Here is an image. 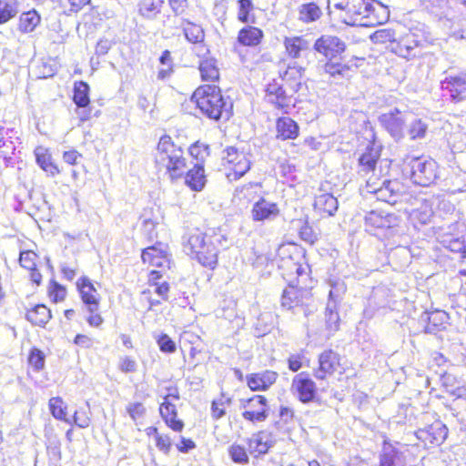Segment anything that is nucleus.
<instances>
[{
	"mask_svg": "<svg viewBox=\"0 0 466 466\" xmlns=\"http://www.w3.org/2000/svg\"><path fill=\"white\" fill-rule=\"evenodd\" d=\"M228 240L220 228L210 229L206 233L195 232L187 239V247L192 255L204 267L215 268L218 263L219 248H226Z\"/></svg>",
	"mask_w": 466,
	"mask_h": 466,
	"instance_id": "1",
	"label": "nucleus"
},
{
	"mask_svg": "<svg viewBox=\"0 0 466 466\" xmlns=\"http://www.w3.org/2000/svg\"><path fill=\"white\" fill-rule=\"evenodd\" d=\"M200 111L210 119H228L231 116L232 102L224 98L221 90L211 85L198 87L192 96Z\"/></svg>",
	"mask_w": 466,
	"mask_h": 466,
	"instance_id": "2",
	"label": "nucleus"
},
{
	"mask_svg": "<svg viewBox=\"0 0 466 466\" xmlns=\"http://www.w3.org/2000/svg\"><path fill=\"white\" fill-rule=\"evenodd\" d=\"M155 164L159 171L164 170L171 179L182 177L187 168L183 150L173 143L169 136L160 137L155 153Z\"/></svg>",
	"mask_w": 466,
	"mask_h": 466,
	"instance_id": "3",
	"label": "nucleus"
},
{
	"mask_svg": "<svg viewBox=\"0 0 466 466\" xmlns=\"http://www.w3.org/2000/svg\"><path fill=\"white\" fill-rule=\"evenodd\" d=\"M328 7L340 11V17L347 25L374 24L371 20L375 12L372 0H328Z\"/></svg>",
	"mask_w": 466,
	"mask_h": 466,
	"instance_id": "4",
	"label": "nucleus"
},
{
	"mask_svg": "<svg viewBox=\"0 0 466 466\" xmlns=\"http://www.w3.org/2000/svg\"><path fill=\"white\" fill-rule=\"evenodd\" d=\"M77 288L81 294V299L86 306L89 315L86 317V321L91 327H99L104 319L98 313L99 309V294L87 278H82L77 281Z\"/></svg>",
	"mask_w": 466,
	"mask_h": 466,
	"instance_id": "5",
	"label": "nucleus"
},
{
	"mask_svg": "<svg viewBox=\"0 0 466 466\" xmlns=\"http://www.w3.org/2000/svg\"><path fill=\"white\" fill-rule=\"evenodd\" d=\"M410 179L414 184L428 187L438 177L437 163L431 158L416 157L408 163Z\"/></svg>",
	"mask_w": 466,
	"mask_h": 466,
	"instance_id": "6",
	"label": "nucleus"
},
{
	"mask_svg": "<svg viewBox=\"0 0 466 466\" xmlns=\"http://www.w3.org/2000/svg\"><path fill=\"white\" fill-rule=\"evenodd\" d=\"M400 218L384 211H370L365 217V228L372 235L390 237L393 229L399 226Z\"/></svg>",
	"mask_w": 466,
	"mask_h": 466,
	"instance_id": "7",
	"label": "nucleus"
},
{
	"mask_svg": "<svg viewBox=\"0 0 466 466\" xmlns=\"http://www.w3.org/2000/svg\"><path fill=\"white\" fill-rule=\"evenodd\" d=\"M406 106H396L379 116L381 127L396 140L400 141L404 137V127L408 120L409 112Z\"/></svg>",
	"mask_w": 466,
	"mask_h": 466,
	"instance_id": "8",
	"label": "nucleus"
},
{
	"mask_svg": "<svg viewBox=\"0 0 466 466\" xmlns=\"http://www.w3.org/2000/svg\"><path fill=\"white\" fill-rule=\"evenodd\" d=\"M311 302V292L308 289L289 285L284 289L281 297V307L298 313L300 309L308 315V308Z\"/></svg>",
	"mask_w": 466,
	"mask_h": 466,
	"instance_id": "9",
	"label": "nucleus"
},
{
	"mask_svg": "<svg viewBox=\"0 0 466 466\" xmlns=\"http://www.w3.org/2000/svg\"><path fill=\"white\" fill-rule=\"evenodd\" d=\"M222 159L231 173L228 174L230 180H237L243 177L250 169V160L243 151L235 147H228L223 151Z\"/></svg>",
	"mask_w": 466,
	"mask_h": 466,
	"instance_id": "10",
	"label": "nucleus"
},
{
	"mask_svg": "<svg viewBox=\"0 0 466 466\" xmlns=\"http://www.w3.org/2000/svg\"><path fill=\"white\" fill-rule=\"evenodd\" d=\"M267 403V399L261 395L240 400V408L245 410L242 412V417L251 422L265 421L268 416Z\"/></svg>",
	"mask_w": 466,
	"mask_h": 466,
	"instance_id": "11",
	"label": "nucleus"
},
{
	"mask_svg": "<svg viewBox=\"0 0 466 466\" xmlns=\"http://www.w3.org/2000/svg\"><path fill=\"white\" fill-rule=\"evenodd\" d=\"M368 192L376 196L377 199L394 205L401 196V185L398 180H383L380 187H375L370 183V178L367 180Z\"/></svg>",
	"mask_w": 466,
	"mask_h": 466,
	"instance_id": "12",
	"label": "nucleus"
},
{
	"mask_svg": "<svg viewBox=\"0 0 466 466\" xmlns=\"http://www.w3.org/2000/svg\"><path fill=\"white\" fill-rule=\"evenodd\" d=\"M266 92L267 100L283 112L289 113L294 107L292 94H288L287 90L279 84H268Z\"/></svg>",
	"mask_w": 466,
	"mask_h": 466,
	"instance_id": "13",
	"label": "nucleus"
},
{
	"mask_svg": "<svg viewBox=\"0 0 466 466\" xmlns=\"http://www.w3.org/2000/svg\"><path fill=\"white\" fill-rule=\"evenodd\" d=\"M339 355L331 350H326L319 356V367L313 371L317 380H325L327 376L332 375L338 370L340 362Z\"/></svg>",
	"mask_w": 466,
	"mask_h": 466,
	"instance_id": "14",
	"label": "nucleus"
},
{
	"mask_svg": "<svg viewBox=\"0 0 466 466\" xmlns=\"http://www.w3.org/2000/svg\"><path fill=\"white\" fill-rule=\"evenodd\" d=\"M275 442L272 432L259 431L253 433L248 440V451L254 457H259L266 454L275 445Z\"/></svg>",
	"mask_w": 466,
	"mask_h": 466,
	"instance_id": "15",
	"label": "nucleus"
},
{
	"mask_svg": "<svg viewBox=\"0 0 466 466\" xmlns=\"http://www.w3.org/2000/svg\"><path fill=\"white\" fill-rule=\"evenodd\" d=\"M292 390L297 393L299 400L304 403L313 400L316 395L315 382L303 372L294 377Z\"/></svg>",
	"mask_w": 466,
	"mask_h": 466,
	"instance_id": "16",
	"label": "nucleus"
},
{
	"mask_svg": "<svg viewBox=\"0 0 466 466\" xmlns=\"http://www.w3.org/2000/svg\"><path fill=\"white\" fill-rule=\"evenodd\" d=\"M345 44L339 37L334 35H322L318 38L314 44L317 52L326 57H335L345 50Z\"/></svg>",
	"mask_w": 466,
	"mask_h": 466,
	"instance_id": "17",
	"label": "nucleus"
},
{
	"mask_svg": "<svg viewBox=\"0 0 466 466\" xmlns=\"http://www.w3.org/2000/svg\"><path fill=\"white\" fill-rule=\"evenodd\" d=\"M416 435L417 438L425 442V444L440 445L447 438L448 429L441 421H435L424 429H420Z\"/></svg>",
	"mask_w": 466,
	"mask_h": 466,
	"instance_id": "18",
	"label": "nucleus"
},
{
	"mask_svg": "<svg viewBox=\"0 0 466 466\" xmlns=\"http://www.w3.org/2000/svg\"><path fill=\"white\" fill-rule=\"evenodd\" d=\"M279 214V208L274 202L268 201L261 198L252 208L251 217L254 221L271 220Z\"/></svg>",
	"mask_w": 466,
	"mask_h": 466,
	"instance_id": "19",
	"label": "nucleus"
},
{
	"mask_svg": "<svg viewBox=\"0 0 466 466\" xmlns=\"http://www.w3.org/2000/svg\"><path fill=\"white\" fill-rule=\"evenodd\" d=\"M159 412L166 424L174 431L180 432L184 429V422L177 419V412L176 405L169 400V397H165V400L160 404Z\"/></svg>",
	"mask_w": 466,
	"mask_h": 466,
	"instance_id": "20",
	"label": "nucleus"
},
{
	"mask_svg": "<svg viewBox=\"0 0 466 466\" xmlns=\"http://www.w3.org/2000/svg\"><path fill=\"white\" fill-rule=\"evenodd\" d=\"M419 46V41L414 35L409 34L396 40L391 46V51L399 56L410 58L416 56L415 49Z\"/></svg>",
	"mask_w": 466,
	"mask_h": 466,
	"instance_id": "21",
	"label": "nucleus"
},
{
	"mask_svg": "<svg viewBox=\"0 0 466 466\" xmlns=\"http://www.w3.org/2000/svg\"><path fill=\"white\" fill-rule=\"evenodd\" d=\"M424 321H427L425 332L434 334L439 330L445 329V325L449 320V315L444 310H433L424 312L421 316Z\"/></svg>",
	"mask_w": 466,
	"mask_h": 466,
	"instance_id": "22",
	"label": "nucleus"
},
{
	"mask_svg": "<svg viewBox=\"0 0 466 466\" xmlns=\"http://www.w3.org/2000/svg\"><path fill=\"white\" fill-rule=\"evenodd\" d=\"M277 378V372L265 370L248 376L247 382L251 390H266L276 381Z\"/></svg>",
	"mask_w": 466,
	"mask_h": 466,
	"instance_id": "23",
	"label": "nucleus"
},
{
	"mask_svg": "<svg viewBox=\"0 0 466 466\" xmlns=\"http://www.w3.org/2000/svg\"><path fill=\"white\" fill-rule=\"evenodd\" d=\"M339 208L338 199L329 193L317 195L314 201V208L317 212L329 217L334 216Z\"/></svg>",
	"mask_w": 466,
	"mask_h": 466,
	"instance_id": "24",
	"label": "nucleus"
},
{
	"mask_svg": "<svg viewBox=\"0 0 466 466\" xmlns=\"http://www.w3.org/2000/svg\"><path fill=\"white\" fill-rule=\"evenodd\" d=\"M441 87L450 93L452 100L459 101L462 98L461 95L466 91V76H456L447 77L441 82Z\"/></svg>",
	"mask_w": 466,
	"mask_h": 466,
	"instance_id": "25",
	"label": "nucleus"
},
{
	"mask_svg": "<svg viewBox=\"0 0 466 466\" xmlns=\"http://www.w3.org/2000/svg\"><path fill=\"white\" fill-rule=\"evenodd\" d=\"M380 466H407L406 456L399 450L386 446L380 455Z\"/></svg>",
	"mask_w": 466,
	"mask_h": 466,
	"instance_id": "26",
	"label": "nucleus"
},
{
	"mask_svg": "<svg viewBox=\"0 0 466 466\" xmlns=\"http://www.w3.org/2000/svg\"><path fill=\"white\" fill-rule=\"evenodd\" d=\"M380 154L373 148H368L359 158L358 173L362 177H367L370 172H374Z\"/></svg>",
	"mask_w": 466,
	"mask_h": 466,
	"instance_id": "27",
	"label": "nucleus"
},
{
	"mask_svg": "<svg viewBox=\"0 0 466 466\" xmlns=\"http://www.w3.org/2000/svg\"><path fill=\"white\" fill-rule=\"evenodd\" d=\"M263 32L255 26H246L238 35V43L244 46H256L260 44Z\"/></svg>",
	"mask_w": 466,
	"mask_h": 466,
	"instance_id": "28",
	"label": "nucleus"
},
{
	"mask_svg": "<svg viewBox=\"0 0 466 466\" xmlns=\"http://www.w3.org/2000/svg\"><path fill=\"white\" fill-rule=\"evenodd\" d=\"M186 184L195 191H200L205 186L204 167L200 163H196L192 169L187 172Z\"/></svg>",
	"mask_w": 466,
	"mask_h": 466,
	"instance_id": "29",
	"label": "nucleus"
},
{
	"mask_svg": "<svg viewBox=\"0 0 466 466\" xmlns=\"http://www.w3.org/2000/svg\"><path fill=\"white\" fill-rule=\"evenodd\" d=\"M278 137L283 140L294 139L299 135L298 124L289 117H279L277 121Z\"/></svg>",
	"mask_w": 466,
	"mask_h": 466,
	"instance_id": "30",
	"label": "nucleus"
},
{
	"mask_svg": "<svg viewBox=\"0 0 466 466\" xmlns=\"http://www.w3.org/2000/svg\"><path fill=\"white\" fill-rule=\"evenodd\" d=\"M441 243L451 252L461 253L462 258H466V228L457 237L453 235L443 236Z\"/></svg>",
	"mask_w": 466,
	"mask_h": 466,
	"instance_id": "31",
	"label": "nucleus"
},
{
	"mask_svg": "<svg viewBox=\"0 0 466 466\" xmlns=\"http://www.w3.org/2000/svg\"><path fill=\"white\" fill-rule=\"evenodd\" d=\"M25 317L33 325L43 327L51 319V311L45 305L39 304L28 310Z\"/></svg>",
	"mask_w": 466,
	"mask_h": 466,
	"instance_id": "32",
	"label": "nucleus"
},
{
	"mask_svg": "<svg viewBox=\"0 0 466 466\" xmlns=\"http://www.w3.org/2000/svg\"><path fill=\"white\" fill-rule=\"evenodd\" d=\"M321 9L315 3L302 4L298 8V19L302 23L309 24L320 18Z\"/></svg>",
	"mask_w": 466,
	"mask_h": 466,
	"instance_id": "33",
	"label": "nucleus"
},
{
	"mask_svg": "<svg viewBox=\"0 0 466 466\" xmlns=\"http://www.w3.org/2000/svg\"><path fill=\"white\" fill-rule=\"evenodd\" d=\"M284 46L289 56L299 58L301 52L309 49V42L302 36L285 37Z\"/></svg>",
	"mask_w": 466,
	"mask_h": 466,
	"instance_id": "34",
	"label": "nucleus"
},
{
	"mask_svg": "<svg viewBox=\"0 0 466 466\" xmlns=\"http://www.w3.org/2000/svg\"><path fill=\"white\" fill-rule=\"evenodd\" d=\"M323 70L335 79L349 78L350 76V73L352 70V65L349 63H336L329 60L324 65Z\"/></svg>",
	"mask_w": 466,
	"mask_h": 466,
	"instance_id": "35",
	"label": "nucleus"
},
{
	"mask_svg": "<svg viewBox=\"0 0 466 466\" xmlns=\"http://www.w3.org/2000/svg\"><path fill=\"white\" fill-rule=\"evenodd\" d=\"M181 26L183 27L185 37L188 42L198 44L204 41L205 33L200 25L188 21H184Z\"/></svg>",
	"mask_w": 466,
	"mask_h": 466,
	"instance_id": "36",
	"label": "nucleus"
},
{
	"mask_svg": "<svg viewBox=\"0 0 466 466\" xmlns=\"http://www.w3.org/2000/svg\"><path fill=\"white\" fill-rule=\"evenodd\" d=\"M73 100L77 107L89 106V86L83 81L75 84Z\"/></svg>",
	"mask_w": 466,
	"mask_h": 466,
	"instance_id": "37",
	"label": "nucleus"
},
{
	"mask_svg": "<svg viewBox=\"0 0 466 466\" xmlns=\"http://www.w3.org/2000/svg\"><path fill=\"white\" fill-rule=\"evenodd\" d=\"M35 155L36 163L43 170L49 172L52 175L58 173L56 166H55L51 161V156L48 154L47 149L38 147L35 150Z\"/></svg>",
	"mask_w": 466,
	"mask_h": 466,
	"instance_id": "38",
	"label": "nucleus"
},
{
	"mask_svg": "<svg viewBox=\"0 0 466 466\" xmlns=\"http://www.w3.org/2000/svg\"><path fill=\"white\" fill-rule=\"evenodd\" d=\"M40 23V16L35 10L23 13L19 18V29L23 33H30Z\"/></svg>",
	"mask_w": 466,
	"mask_h": 466,
	"instance_id": "39",
	"label": "nucleus"
},
{
	"mask_svg": "<svg viewBox=\"0 0 466 466\" xmlns=\"http://www.w3.org/2000/svg\"><path fill=\"white\" fill-rule=\"evenodd\" d=\"M163 3V0H141L139 13L147 18H154L160 13Z\"/></svg>",
	"mask_w": 466,
	"mask_h": 466,
	"instance_id": "40",
	"label": "nucleus"
},
{
	"mask_svg": "<svg viewBox=\"0 0 466 466\" xmlns=\"http://www.w3.org/2000/svg\"><path fill=\"white\" fill-rule=\"evenodd\" d=\"M432 215L433 211L431 205L427 202H424L418 208L411 211L410 218L414 222L425 225L431 221Z\"/></svg>",
	"mask_w": 466,
	"mask_h": 466,
	"instance_id": "41",
	"label": "nucleus"
},
{
	"mask_svg": "<svg viewBox=\"0 0 466 466\" xmlns=\"http://www.w3.org/2000/svg\"><path fill=\"white\" fill-rule=\"evenodd\" d=\"M199 71L203 80L214 81L218 78V69L216 66V61L208 58L200 62Z\"/></svg>",
	"mask_w": 466,
	"mask_h": 466,
	"instance_id": "42",
	"label": "nucleus"
},
{
	"mask_svg": "<svg viewBox=\"0 0 466 466\" xmlns=\"http://www.w3.org/2000/svg\"><path fill=\"white\" fill-rule=\"evenodd\" d=\"M18 12L17 0H0V24L5 23Z\"/></svg>",
	"mask_w": 466,
	"mask_h": 466,
	"instance_id": "43",
	"label": "nucleus"
},
{
	"mask_svg": "<svg viewBox=\"0 0 466 466\" xmlns=\"http://www.w3.org/2000/svg\"><path fill=\"white\" fill-rule=\"evenodd\" d=\"M370 40L375 44H390V48L391 49L392 45L396 39V34L394 30L390 28H383L375 31L372 35H370Z\"/></svg>",
	"mask_w": 466,
	"mask_h": 466,
	"instance_id": "44",
	"label": "nucleus"
},
{
	"mask_svg": "<svg viewBox=\"0 0 466 466\" xmlns=\"http://www.w3.org/2000/svg\"><path fill=\"white\" fill-rule=\"evenodd\" d=\"M49 409L56 419L69 422L66 417V406L64 405V401L60 397H54L49 400Z\"/></svg>",
	"mask_w": 466,
	"mask_h": 466,
	"instance_id": "45",
	"label": "nucleus"
},
{
	"mask_svg": "<svg viewBox=\"0 0 466 466\" xmlns=\"http://www.w3.org/2000/svg\"><path fill=\"white\" fill-rule=\"evenodd\" d=\"M302 70L303 69L301 67L297 68L296 66H289L288 69L283 74V81L288 82L289 80H293V82L290 84L291 93L297 92L300 86Z\"/></svg>",
	"mask_w": 466,
	"mask_h": 466,
	"instance_id": "46",
	"label": "nucleus"
},
{
	"mask_svg": "<svg viewBox=\"0 0 466 466\" xmlns=\"http://www.w3.org/2000/svg\"><path fill=\"white\" fill-rule=\"evenodd\" d=\"M326 323L330 330H337L339 324V316L336 311L335 301H329L326 308Z\"/></svg>",
	"mask_w": 466,
	"mask_h": 466,
	"instance_id": "47",
	"label": "nucleus"
},
{
	"mask_svg": "<svg viewBox=\"0 0 466 466\" xmlns=\"http://www.w3.org/2000/svg\"><path fill=\"white\" fill-rule=\"evenodd\" d=\"M167 247L161 243L157 246H151L142 251L141 258L144 263L151 262L155 258L161 257L166 254Z\"/></svg>",
	"mask_w": 466,
	"mask_h": 466,
	"instance_id": "48",
	"label": "nucleus"
},
{
	"mask_svg": "<svg viewBox=\"0 0 466 466\" xmlns=\"http://www.w3.org/2000/svg\"><path fill=\"white\" fill-rule=\"evenodd\" d=\"M428 125L421 119H415L410 125L408 133L411 139H420L426 136Z\"/></svg>",
	"mask_w": 466,
	"mask_h": 466,
	"instance_id": "49",
	"label": "nucleus"
},
{
	"mask_svg": "<svg viewBox=\"0 0 466 466\" xmlns=\"http://www.w3.org/2000/svg\"><path fill=\"white\" fill-rule=\"evenodd\" d=\"M189 153L196 158L197 163L202 165L204 159L209 155V147L206 144L196 142L189 147Z\"/></svg>",
	"mask_w": 466,
	"mask_h": 466,
	"instance_id": "50",
	"label": "nucleus"
},
{
	"mask_svg": "<svg viewBox=\"0 0 466 466\" xmlns=\"http://www.w3.org/2000/svg\"><path fill=\"white\" fill-rule=\"evenodd\" d=\"M299 234L300 238L309 245H313L319 239V233L308 222L300 226Z\"/></svg>",
	"mask_w": 466,
	"mask_h": 466,
	"instance_id": "51",
	"label": "nucleus"
},
{
	"mask_svg": "<svg viewBox=\"0 0 466 466\" xmlns=\"http://www.w3.org/2000/svg\"><path fill=\"white\" fill-rule=\"evenodd\" d=\"M228 453L234 462L245 464L248 461V456L244 447L238 444H232Z\"/></svg>",
	"mask_w": 466,
	"mask_h": 466,
	"instance_id": "52",
	"label": "nucleus"
},
{
	"mask_svg": "<svg viewBox=\"0 0 466 466\" xmlns=\"http://www.w3.org/2000/svg\"><path fill=\"white\" fill-rule=\"evenodd\" d=\"M449 143L453 152H463L466 149V134L462 132L453 133Z\"/></svg>",
	"mask_w": 466,
	"mask_h": 466,
	"instance_id": "53",
	"label": "nucleus"
},
{
	"mask_svg": "<svg viewBox=\"0 0 466 466\" xmlns=\"http://www.w3.org/2000/svg\"><path fill=\"white\" fill-rule=\"evenodd\" d=\"M160 350L164 353H174L177 350L176 343L167 334H160L156 337Z\"/></svg>",
	"mask_w": 466,
	"mask_h": 466,
	"instance_id": "54",
	"label": "nucleus"
},
{
	"mask_svg": "<svg viewBox=\"0 0 466 466\" xmlns=\"http://www.w3.org/2000/svg\"><path fill=\"white\" fill-rule=\"evenodd\" d=\"M28 361L35 370L39 371L45 366V355L38 349H33L30 352Z\"/></svg>",
	"mask_w": 466,
	"mask_h": 466,
	"instance_id": "55",
	"label": "nucleus"
},
{
	"mask_svg": "<svg viewBox=\"0 0 466 466\" xmlns=\"http://www.w3.org/2000/svg\"><path fill=\"white\" fill-rule=\"evenodd\" d=\"M15 151V146L12 139L0 145V157H2L6 166L12 164V155Z\"/></svg>",
	"mask_w": 466,
	"mask_h": 466,
	"instance_id": "56",
	"label": "nucleus"
},
{
	"mask_svg": "<svg viewBox=\"0 0 466 466\" xmlns=\"http://www.w3.org/2000/svg\"><path fill=\"white\" fill-rule=\"evenodd\" d=\"M253 9L251 0H238V18L242 23L248 21V14Z\"/></svg>",
	"mask_w": 466,
	"mask_h": 466,
	"instance_id": "57",
	"label": "nucleus"
},
{
	"mask_svg": "<svg viewBox=\"0 0 466 466\" xmlns=\"http://www.w3.org/2000/svg\"><path fill=\"white\" fill-rule=\"evenodd\" d=\"M126 410L134 421L142 418L146 412V408L141 402L129 403Z\"/></svg>",
	"mask_w": 466,
	"mask_h": 466,
	"instance_id": "58",
	"label": "nucleus"
},
{
	"mask_svg": "<svg viewBox=\"0 0 466 466\" xmlns=\"http://www.w3.org/2000/svg\"><path fill=\"white\" fill-rule=\"evenodd\" d=\"M36 257V254L31 250L21 252L19 258L21 266L27 269H34L35 267V260Z\"/></svg>",
	"mask_w": 466,
	"mask_h": 466,
	"instance_id": "59",
	"label": "nucleus"
},
{
	"mask_svg": "<svg viewBox=\"0 0 466 466\" xmlns=\"http://www.w3.org/2000/svg\"><path fill=\"white\" fill-rule=\"evenodd\" d=\"M155 442H156V447L161 452H163L165 455L169 454V452L171 451V447H172V442H171V439L168 435L160 434L159 436H157Z\"/></svg>",
	"mask_w": 466,
	"mask_h": 466,
	"instance_id": "60",
	"label": "nucleus"
},
{
	"mask_svg": "<svg viewBox=\"0 0 466 466\" xmlns=\"http://www.w3.org/2000/svg\"><path fill=\"white\" fill-rule=\"evenodd\" d=\"M226 414L225 401L222 399L212 401L211 416L214 420H219Z\"/></svg>",
	"mask_w": 466,
	"mask_h": 466,
	"instance_id": "61",
	"label": "nucleus"
},
{
	"mask_svg": "<svg viewBox=\"0 0 466 466\" xmlns=\"http://www.w3.org/2000/svg\"><path fill=\"white\" fill-rule=\"evenodd\" d=\"M73 419L75 424L82 429L87 428L90 424V418L84 410H76Z\"/></svg>",
	"mask_w": 466,
	"mask_h": 466,
	"instance_id": "62",
	"label": "nucleus"
},
{
	"mask_svg": "<svg viewBox=\"0 0 466 466\" xmlns=\"http://www.w3.org/2000/svg\"><path fill=\"white\" fill-rule=\"evenodd\" d=\"M156 223L152 219H145L142 224L141 230L147 237L149 240H152L157 234L155 232Z\"/></svg>",
	"mask_w": 466,
	"mask_h": 466,
	"instance_id": "63",
	"label": "nucleus"
},
{
	"mask_svg": "<svg viewBox=\"0 0 466 466\" xmlns=\"http://www.w3.org/2000/svg\"><path fill=\"white\" fill-rule=\"evenodd\" d=\"M119 369L126 373L134 372L137 370V362L129 357H125L120 360Z\"/></svg>",
	"mask_w": 466,
	"mask_h": 466,
	"instance_id": "64",
	"label": "nucleus"
}]
</instances>
